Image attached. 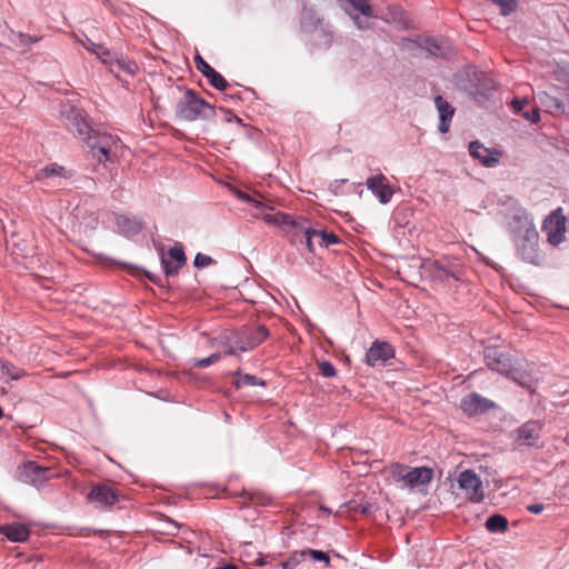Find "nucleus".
Instances as JSON below:
<instances>
[{
    "mask_svg": "<svg viewBox=\"0 0 569 569\" xmlns=\"http://www.w3.org/2000/svg\"><path fill=\"white\" fill-rule=\"evenodd\" d=\"M318 237L321 238L322 246L328 248L331 244H337L340 242L339 237L333 232H327L325 230H319Z\"/></svg>",
    "mask_w": 569,
    "mask_h": 569,
    "instance_id": "obj_43",
    "label": "nucleus"
},
{
    "mask_svg": "<svg viewBox=\"0 0 569 569\" xmlns=\"http://www.w3.org/2000/svg\"><path fill=\"white\" fill-rule=\"evenodd\" d=\"M87 147L90 149L92 157L99 162L108 161L113 146L117 144L118 139L107 132L93 130L83 136Z\"/></svg>",
    "mask_w": 569,
    "mask_h": 569,
    "instance_id": "obj_7",
    "label": "nucleus"
},
{
    "mask_svg": "<svg viewBox=\"0 0 569 569\" xmlns=\"http://www.w3.org/2000/svg\"><path fill=\"white\" fill-rule=\"evenodd\" d=\"M351 18L359 29L366 30L370 28L369 18L365 17V19H361L358 14L351 16Z\"/></svg>",
    "mask_w": 569,
    "mask_h": 569,
    "instance_id": "obj_53",
    "label": "nucleus"
},
{
    "mask_svg": "<svg viewBox=\"0 0 569 569\" xmlns=\"http://www.w3.org/2000/svg\"><path fill=\"white\" fill-rule=\"evenodd\" d=\"M408 467L406 465L395 462L390 466V475L396 482H406V476L408 471Z\"/></svg>",
    "mask_w": 569,
    "mask_h": 569,
    "instance_id": "obj_35",
    "label": "nucleus"
},
{
    "mask_svg": "<svg viewBox=\"0 0 569 569\" xmlns=\"http://www.w3.org/2000/svg\"><path fill=\"white\" fill-rule=\"evenodd\" d=\"M493 4H496L499 10L500 14L503 17H507L515 12L518 8V0H490Z\"/></svg>",
    "mask_w": 569,
    "mask_h": 569,
    "instance_id": "obj_34",
    "label": "nucleus"
},
{
    "mask_svg": "<svg viewBox=\"0 0 569 569\" xmlns=\"http://www.w3.org/2000/svg\"><path fill=\"white\" fill-rule=\"evenodd\" d=\"M256 565H258V566H261V565H263V561H262V559H259V560H258V561L256 562Z\"/></svg>",
    "mask_w": 569,
    "mask_h": 569,
    "instance_id": "obj_61",
    "label": "nucleus"
},
{
    "mask_svg": "<svg viewBox=\"0 0 569 569\" xmlns=\"http://www.w3.org/2000/svg\"><path fill=\"white\" fill-rule=\"evenodd\" d=\"M485 359L488 367L503 376H510L512 373V361L511 358L501 352L496 347H488L485 350Z\"/></svg>",
    "mask_w": 569,
    "mask_h": 569,
    "instance_id": "obj_15",
    "label": "nucleus"
},
{
    "mask_svg": "<svg viewBox=\"0 0 569 569\" xmlns=\"http://www.w3.org/2000/svg\"><path fill=\"white\" fill-rule=\"evenodd\" d=\"M54 476V469L40 466L34 461H28L20 468V479L37 487L42 486Z\"/></svg>",
    "mask_w": 569,
    "mask_h": 569,
    "instance_id": "obj_10",
    "label": "nucleus"
},
{
    "mask_svg": "<svg viewBox=\"0 0 569 569\" xmlns=\"http://www.w3.org/2000/svg\"><path fill=\"white\" fill-rule=\"evenodd\" d=\"M301 552H305V557L309 556L315 561L325 562L327 567L330 565L329 555L322 550L305 549Z\"/></svg>",
    "mask_w": 569,
    "mask_h": 569,
    "instance_id": "obj_40",
    "label": "nucleus"
},
{
    "mask_svg": "<svg viewBox=\"0 0 569 569\" xmlns=\"http://www.w3.org/2000/svg\"><path fill=\"white\" fill-rule=\"evenodd\" d=\"M458 486L466 492L469 501L480 503L485 499L482 481L480 477L472 470L466 469L458 476Z\"/></svg>",
    "mask_w": 569,
    "mask_h": 569,
    "instance_id": "obj_9",
    "label": "nucleus"
},
{
    "mask_svg": "<svg viewBox=\"0 0 569 569\" xmlns=\"http://www.w3.org/2000/svg\"><path fill=\"white\" fill-rule=\"evenodd\" d=\"M233 118H234V120H236L237 122H239V123L241 122V119H240V118H238L237 116H233Z\"/></svg>",
    "mask_w": 569,
    "mask_h": 569,
    "instance_id": "obj_62",
    "label": "nucleus"
},
{
    "mask_svg": "<svg viewBox=\"0 0 569 569\" xmlns=\"http://www.w3.org/2000/svg\"><path fill=\"white\" fill-rule=\"evenodd\" d=\"M73 212L74 218L79 220L80 227L83 228V232H92L97 229L99 219L94 211H88L83 207L77 206Z\"/></svg>",
    "mask_w": 569,
    "mask_h": 569,
    "instance_id": "obj_25",
    "label": "nucleus"
},
{
    "mask_svg": "<svg viewBox=\"0 0 569 569\" xmlns=\"http://www.w3.org/2000/svg\"><path fill=\"white\" fill-rule=\"evenodd\" d=\"M305 559V552H301V550L299 551H293L288 558L287 560H284L283 562H281V568L282 569H296L297 566Z\"/></svg>",
    "mask_w": 569,
    "mask_h": 569,
    "instance_id": "obj_39",
    "label": "nucleus"
},
{
    "mask_svg": "<svg viewBox=\"0 0 569 569\" xmlns=\"http://www.w3.org/2000/svg\"><path fill=\"white\" fill-rule=\"evenodd\" d=\"M0 533L12 542H24L30 536V530L23 523L13 522L0 526Z\"/></svg>",
    "mask_w": 569,
    "mask_h": 569,
    "instance_id": "obj_23",
    "label": "nucleus"
},
{
    "mask_svg": "<svg viewBox=\"0 0 569 569\" xmlns=\"http://www.w3.org/2000/svg\"><path fill=\"white\" fill-rule=\"evenodd\" d=\"M209 83L217 90L223 91L228 88V81L216 70L211 69L206 76Z\"/></svg>",
    "mask_w": 569,
    "mask_h": 569,
    "instance_id": "obj_33",
    "label": "nucleus"
},
{
    "mask_svg": "<svg viewBox=\"0 0 569 569\" xmlns=\"http://www.w3.org/2000/svg\"><path fill=\"white\" fill-rule=\"evenodd\" d=\"M262 219L269 223L281 227L290 237V242L297 244L298 240L311 229L308 219L301 216L278 212L276 214H264Z\"/></svg>",
    "mask_w": 569,
    "mask_h": 569,
    "instance_id": "obj_5",
    "label": "nucleus"
},
{
    "mask_svg": "<svg viewBox=\"0 0 569 569\" xmlns=\"http://www.w3.org/2000/svg\"><path fill=\"white\" fill-rule=\"evenodd\" d=\"M395 357L393 347L386 341H375L366 353V363L375 367L378 362L385 363Z\"/></svg>",
    "mask_w": 569,
    "mask_h": 569,
    "instance_id": "obj_19",
    "label": "nucleus"
},
{
    "mask_svg": "<svg viewBox=\"0 0 569 569\" xmlns=\"http://www.w3.org/2000/svg\"><path fill=\"white\" fill-rule=\"evenodd\" d=\"M234 196L241 200V201H244V202H248L250 204H252V207L257 210V212H253L252 213V217L254 219H258L260 218V212L266 209V208H269L271 209V207H267L261 200L257 199L256 197H253L252 194H250L249 192H246V191H242V190H236L234 191Z\"/></svg>",
    "mask_w": 569,
    "mask_h": 569,
    "instance_id": "obj_29",
    "label": "nucleus"
},
{
    "mask_svg": "<svg viewBox=\"0 0 569 569\" xmlns=\"http://www.w3.org/2000/svg\"><path fill=\"white\" fill-rule=\"evenodd\" d=\"M323 511L330 513V510L328 508H321Z\"/></svg>",
    "mask_w": 569,
    "mask_h": 569,
    "instance_id": "obj_63",
    "label": "nucleus"
},
{
    "mask_svg": "<svg viewBox=\"0 0 569 569\" xmlns=\"http://www.w3.org/2000/svg\"><path fill=\"white\" fill-rule=\"evenodd\" d=\"M460 408L467 416L473 417L496 409L498 405L478 392H470L461 399Z\"/></svg>",
    "mask_w": 569,
    "mask_h": 569,
    "instance_id": "obj_12",
    "label": "nucleus"
},
{
    "mask_svg": "<svg viewBox=\"0 0 569 569\" xmlns=\"http://www.w3.org/2000/svg\"><path fill=\"white\" fill-rule=\"evenodd\" d=\"M10 42L16 47L21 49V53H27L29 48L39 42L42 37L37 34H29L21 31H10Z\"/></svg>",
    "mask_w": 569,
    "mask_h": 569,
    "instance_id": "obj_26",
    "label": "nucleus"
},
{
    "mask_svg": "<svg viewBox=\"0 0 569 569\" xmlns=\"http://www.w3.org/2000/svg\"><path fill=\"white\" fill-rule=\"evenodd\" d=\"M234 376L238 378L232 382L236 389H241L247 386H266V382L261 380L260 378L250 375V373H241L240 370H237L234 372Z\"/></svg>",
    "mask_w": 569,
    "mask_h": 569,
    "instance_id": "obj_30",
    "label": "nucleus"
},
{
    "mask_svg": "<svg viewBox=\"0 0 569 569\" xmlns=\"http://www.w3.org/2000/svg\"><path fill=\"white\" fill-rule=\"evenodd\" d=\"M144 274L146 277L153 283H158L159 282V277L148 272V271H144Z\"/></svg>",
    "mask_w": 569,
    "mask_h": 569,
    "instance_id": "obj_57",
    "label": "nucleus"
},
{
    "mask_svg": "<svg viewBox=\"0 0 569 569\" xmlns=\"http://www.w3.org/2000/svg\"><path fill=\"white\" fill-rule=\"evenodd\" d=\"M117 63L121 70H123L124 72H127L129 74H134L136 71L138 70V66L133 61H130V60L121 59V60H117Z\"/></svg>",
    "mask_w": 569,
    "mask_h": 569,
    "instance_id": "obj_48",
    "label": "nucleus"
},
{
    "mask_svg": "<svg viewBox=\"0 0 569 569\" xmlns=\"http://www.w3.org/2000/svg\"><path fill=\"white\" fill-rule=\"evenodd\" d=\"M116 223L119 231L124 236H136L142 230L140 220L124 214L117 216Z\"/></svg>",
    "mask_w": 569,
    "mask_h": 569,
    "instance_id": "obj_27",
    "label": "nucleus"
},
{
    "mask_svg": "<svg viewBox=\"0 0 569 569\" xmlns=\"http://www.w3.org/2000/svg\"><path fill=\"white\" fill-rule=\"evenodd\" d=\"M363 17L372 18L373 10L369 4V0H347Z\"/></svg>",
    "mask_w": 569,
    "mask_h": 569,
    "instance_id": "obj_37",
    "label": "nucleus"
},
{
    "mask_svg": "<svg viewBox=\"0 0 569 569\" xmlns=\"http://www.w3.org/2000/svg\"><path fill=\"white\" fill-rule=\"evenodd\" d=\"M224 347V353L228 356H234L236 350L238 349L237 346L233 342V333L231 337L223 343Z\"/></svg>",
    "mask_w": 569,
    "mask_h": 569,
    "instance_id": "obj_52",
    "label": "nucleus"
},
{
    "mask_svg": "<svg viewBox=\"0 0 569 569\" xmlns=\"http://www.w3.org/2000/svg\"><path fill=\"white\" fill-rule=\"evenodd\" d=\"M226 98H230V99H233V98H234V96H232V94H229V96H226Z\"/></svg>",
    "mask_w": 569,
    "mask_h": 569,
    "instance_id": "obj_64",
    "label": "nucleus"
},
{
    "mask_svg": "<svg viewBox=\"0 0 569 569\" xmlns=\"http://www.w3.org/2000/svg\"><path fill=\"white\" fill-rule=\"evenodd\" d=\"M0 371L2 375L10 377L11 380H18L26 375L24 370L7 360L0 361Z\"/></svg>",
    "mask_w": 569,
    "mask_h": 569,
    "instance_id": "obj_32",
    "label": "nucleus"
},
{
    "mask_svg": "<svg viewBox=\"0 0 569 569\" xmlns=\"http://www.w3.org/2000/svg\"><path fill=\"white\" fill-rule=\"evenodd\" d=\"M435 106L439 113L438 129L441 133H447L450 129L451 120L455 114V108L441 96L435 98Z\"/></svg>",
    "mask_w": 569,
    "mask_h": 569,
    "instance_id": "obj_21",
    "label": "nucleus"
},
{
    "mask_svg": "<svg viewBox=\"0 0 569 569\" xmlns=\"http://www.w3.org/2000/svg\"><path fill=\"white\" fill-rule=\"evenodd\" d=\"M462 89L477 103L482 104L493 94L496 83L491 76L473 68L467 72V79L462 83Z\"/></svg>",
    "mask_w": 569,
    "mask_h": 569,
    "instance_id": "obj_4",
    "label": "nucleus"
},
{
    "mask_svg": "<svg viewBox=\"0 0 569 569\" xmlns=\"http://www.w3.org/2000/svg\"><path fill=\"white\" fill-rule=\"evenodd\" d=\"M93 46H94V48H96V49H93V52H94L99 58H100V57H102V56H110V51H109L107 48H104V47H102V46H100V44H93Z\"/></svg>",
    "mask_w": 569,
    "mask_h": 569,
    "instance_id": "obj_55",
    "label": "nucleus"
},
{
    "mask_svg": "<svg viewBox=\"0 0 569 569\" xmlns=\"http://www.w3.org/2000/svg\"><path fill=\"white\" fill-rule=\"evenodd\" d=\"M300 26L303 32H316L321 26V19L318 17L316 11L305 8L301 13ZM319 33L323 37V44L329 47L332 42V33L326 29H320Z\"/></svg>",
    "mask_w": 569,
    "mask_h": 569,
    "instance_id": "obj_16",
    "label": "nucleus"
},
{
    "mask_svg": "<svg viewBox=\"0 0 569 569\" xmlns=\"http://www.w3.org/2000/svg\"><path fill=\"white\" fill-rule=\"evenodd\" d=\"M319 370L326 378H333L337 376V369L330 361H321L319 363Z\"/></svg>",
    "mask_w": 569,
    "mask_h": 569,
    "instance_id": "obj_46",
    "label": "nucleus"
},
{
    "mask_svg": "<svg viewBox=\"0 0 569 569\" xmlns=\"http://www.w3.org/2000/svg\"><path fill=\"white\" fill-rule=\"evenodd\" d=\"M318 233H319V230H316V229H309L308 231H306V233L298 240L299 243H302L305 242L308 250L310 252H313L315 251V248H313V242H312V238L313 237H318Z\"/></svg>",
    "mask_w": 569,
    "mask_h": 569,
    "instance_id": "obj_44",
    "label": "nucleus"
},
{
    "mask_svg": "<svg viewBox=\"0 0 569 569\" xmlns=\"http://www.w3.org/2000/svg\"><path fill=\"white\" fill-rule=\"evenodd\" d=\"M169 257L174 260L179 266H184L187 257L183 247L180 242H176L168 251Z\"/></svg>",
    "mask_w": 569,
    "mask_h": 569,
    "instance_id": "obj_36",
    "label": "nucleus"
},
{
    "mask_svg": "<svg viewBox=\"0 0 569 569\" xmlns=\"http://www.w3.org/2000/svg\"><path fill=\"white\" fill-rule=\"evenodd\" d=\"M528 100L527 99H519V98H515L512 101H511V108H512V111L516 113V114H522V112H525V107L528 104Z\"/></svg>",
    "mask_w": 569,
    "mask_h": 569,
    "instance_id": "obj_50",
    "label": "nucleus"
},
{
    "mask_svg": "<svg viewBox=\"0 0 569 569\" xmlns=\"http://www.w3.org/2000/svg\"><path fill=\"white\" fill-rule=\"evenodd\" d=\"M469 153L473 159L488 168L495 167L501 157V152L499 150L486 148L478 140L469 143Z\"/></svg>",
    "mask_w": 569,
    "mask_h": 569,
    "instance_id": "obj_17",
    "label": "nucleus"
},
{
    "mask_svg": "<svg viewBox=\"0 0 569 569\" xmlns=\"http://www.w3.org/2000/svg\"><path fill=\"white\" fill-rule=\"evenodd\" d=\"M366 186L382 204L388 203L393 196V189L382 173L368 178Z\"/></svg>",
    "mask_w": 569,
    "mask_h": 569,
    "instance_id": "obj_18",
    "label": "nucleus"
},
{
    "mask_svg": "<svg viewBox=\"0 0 569 569\" xmlns=\"http://www.w3.org/2000/svg\"><path fill=\"white\" fill-rule=\"evenodd\" d=\"M213 569H238V567L233 563H224L220 567H216Z\"/></svg>",
    "mask_w": 569,
    "mask_h": 569,
    "instance_id": "obj_59",
    "label": "nucleus"
},
{
    "mask_svg": "<svg viewBox=\"0 0 569 569\" xmlns=\"http://www.w3.org/2000/svg\"><path fill=\"white\" fill-rule=\"evenodd\" d=\"M535 99L540 104V107H542L548 113L552 116H562L566 112L563 101L550 94L549 92L539 91Z\"/></svg>",
    "mask_w": 569,
    "mask_h": 569,
    "instance_id": "obj_22",
    "label": "nucleus"
},
{
    "mask_svg": "<svg viewBox=\"0 0 569 569\" xmlns=\"http://www.w3.org/2000/svg\"><path fill=\"white\" fill-rule=\"evenodd\" d=\"M242 497H248V500L251 502V503H256V505H259V506H268L270 505L271 502V498L263 493V492H248V491H243L241 493Z\"/></svg>",
    "mask_w": 569,
    "mask_h": 569,
    "instance_id": "obj_38",
    "label": "nucleus"
},
{
    "mask_svg": "<svg viewBox=\"0 0 569 569\" xmlns=\"http://www.w3.org/2000/svg\"><path fill=\"white\" fill-rule=\"evenodd\" d=\"M485 526L489 532H505L508 529V520L505 516L495 513L487 518Z\"/></svg>",
    "mask_w": 569,
    "mask_h": 569,
    "instance_id": "obj_31",
    "label": "nucleus"
},
{
    "mask_svg": "<svg viewBox=\"0 0 569 569\" xmlns=\"http://www.w3.org/2000/svg\"><path fill=\"white\" fill-rule=\"evenodd\" d=\"M372 506L370 503H367L365 506H361L360 512L362 515H369L371 513Z\"/></svg>",
    "mask_w": 569,
    "mask_h": 569,
    "instance_id": "obj_56",
    "label": "nucleus"
},
{
    "mask_svg": "<svg viewBox=\"0 0 569 569\" xmlns=\"http://www.w3.org/2000/svg\"><path fill=\"white\" fill-rule=\"evenodd\" d=\"M161 264L164 271L166 277H174L178 274L180 268L182 266H179V263L176 262L173 264L170 260H168L166 257H161Z\"/></svg>",
    "mask_w": 569,
    "mask_h": 569,
    "instance_id": "obj_41",
    "label": "nucleus"
},
{
    "mask_svg": "<svg viewBox=\"0 0 569 569\" xmlns=\"http://www.w3.org/2000/svg\"><path fill=\"white\" fill-rule=\"evenodd\" d=\"M176 116L184 121L210 119L214 116V108L200 98L196 91L187 89L183 98L176 106Z\"/></svg>",
    "mask_w": 569,
    "mask_h": 569,
    "instance_id": "obj_2",
    "label": "nucleus"
},
{
    "mask_svg": "<svg viewBox=\"0 0 569 569\" xmlns=\"http://www.w3.org/2000/svg\"><path fill=\"white\" fill-rule=\"evenodd\" d=\"M417 48L425 50L428 57L448 59L455 54L452 44L446 39H438L430 36H417L408 39Z\"/></svg>",
    "mask_w": 569,
    "mask_h": 569,
    "instance_id": "obj_8",
    "label": "nucleus"
},
{
    "mask_svg": "<svg viewBox=\"0 0 569 569\" xmlns=\"http://www.w3.org/2000/svg\"><path fill=\"white\" fill-rule=\"evenodd\" d=\"M542 425L536 420H529L516 430L517 441L522 446H535L540 438Z\"/></svg>",
    "mask_w": 569,
    "mask_h": 569,
    "instance_id": "obj_20",
    "label": "nucleus"
},
{
    "mask_svg": "<svg viewBox=\"0 0 569 569\" xmlns=\"http://www.w3.org/2000/svg\"><path fill=\"white\" fill-rule=\"evenodd\" d=\"M526 509L533 515H539L545 510V505L543 503H531V505H528L526 507Z\"/></svg>",
    "mask_w": 569,
    "mask_h": 569,
    "instance_id": "obj_54",
    "label": "nucleus"
},
{
    "mask_svg": "<svg viewBox=\"0 0 569 569\" xmlns=\"http://www.w3.org/2000/svg\"><path fill=\"white\" fill-rule=\"evenodd\" d=\"M213 262H214V260L210 256L199 252L194 257L193 264L196 268L201 269V268H206V267L210 266Z\"/></svg>",
    "mask_w": 569,
    "mask_h": 569,
    "instance_id": "obj_47",
    "label": "nucleus"
},
{
    "mask_svg": "<svg viewBox=\"0 0 569 569\" xmlns=\"http://www.w3.org/2000/svg\"><path fill=\"white\" fill-rule=\"evenodd\" d=\"M90 44H91V46H90V47H88V49H89V50H91V51H93V49H96V48H94V46H93L94 43H93V42H91Z\"/></svg>",
    "mask_w": 569,
    "mask_h": 569,
    "instance_id": "obj_60",
    "label": "nucleus"
},
{
    "mask_svg": "<svg viewBox=\"0 0 569 569\" xmlns=\"http://www.w3.org/2000/svg\"><path fill=\"white\" fill-rule=\"evenodd\" d=\"M220 359H221V353L216 352V353L210 355L209 357L197 359L194 361V366L199 367V368H207V367L216 363Z\"/></svg>",
    "mask_w": 569,
    "mask_h": 569,
    "instance_id": "obj_45",
    "label": "nucleus"
},
{
    "mask_svg": "<svg viewBox=\"0 0 569 569\" xmlns=\"http://www.w3.org/2000/svg\"><path fill=\"white\" fill-rule=\"evenodd\" d=\"M60 114L66 121L67 127L77 134L83 137L91 132V127L87 122L81 109L72 104H63Z\"/></svg>",
    "mask_w": 569,
    "mask_h": 569,
    "instance_id": "obj_11",
    "label": "nucleus"
},
{
    "mask_svg": "<svg viewBox=\"0 0 569 569\" xmlns=\"http://www.w3.org/2000/svg\"><path fill=\"white\" fill-rule=\"evenodd\" d=\"M406 486L411 488L428 485L432 479V469L428 467H408Z\"/></svg>",
    "mask_w": 569,
    "mask_h": 569,
    "instance_id": "obj_24",
    "label": "nucleus"
},
{
    "mask_svg": "<svg viewBox=\"0 0 569 569\" xmlns=\"http://www.w3.org/2000/svg\"><path fill=\"white\" fill-rule=\"evenodd\" d=\"M561 209L552 212L543 222V230L547 232L548 241L551 244H559L565 240L566 217L560 213Z\"/></svg>",
    "mask_w": 569,
    "mask_h": 569,
    "instance_id": "obj_14",
    "label": "nucleus"
},
{
    "mask_svg": "<svg viewBox=\"0 0 569 569\" xmlns=\"http://www.w3.org/2000/svg\"><path fill=\"white\" fill-rule=\"evenodd\" d=\"M510 232L518 256L528 263L539 264V234L532 221L526 214H515L510 222Z\"/></svg>",
    "mask_w": 569,
    "mask_h": 569,
    "instance_id": "obj_1",
    "label": "nucleus"
},
{
    "mask_svg": "<svg viewBox=\"0 0 569 569\" xmlns=\"http://www.w3.org/2000/svg\"><path fill=\"white\" fill-rule=\"evenodd\" d=\"M506 377L511 379L512 381H515L516 383H518L521 387H525V388L530 387L529 377L526 373H523L515 368L512 369V373L510 376H506Z\"/></svg>",
    "mask_w": 569,
    "mask_h": 569,
    "instance_id": "obj_42",
    "label": "nucleus"
},
{
    "mask_svg": "<svg viewBox=\"0 0 569 569\" xmlns=\"http://www.w3.org/2000/svg\"><path fill=\"white\" fill-rule=\"evenodd\" d=\"M269 337L266 326H242L233 331V342L240 351H250L260 346Z\"/></svg>",
    "mask_w": 569,
    "mask_h": 569,
    "instance_id": "obj_6",
    "label": "nucleus"
},
{
    "mask_svg": "<svg viewBox=\"0 0 569 569\" xmlns=\"http://www.w3.org/2000/svg\"><path fill=\"white\" fill-rule=\"evenodd\" d=\"M87 499L99 508H111L120 499V493L113 487L106 483L92 486Z\"/></svg>",
    "mask_w": 569,
    "mask_h": 569,
    "instance_id": "obj_13",
    "label": "nucleus"
},
{
    "mask_svg": "<svg viewBox=\"0 0 569 569\" xmlns=\"http://www.w3.org/2000/svg\"><path fill=\"white\" fill-rule=\"evenodd\" d=\"M426 268L430 278L439 282L462 281L466 274V267L457 257H441Z\"/></svg>",
    "mask_w": 569,
    "mask_h": 569,
    "instance_id": "obj_3",
    "label": "nucleus"
},
{
    "mask_svg": "<svg viewBox=\"0 0 569 569\" xmlns=\"http://www.w3.org/2000/svg\"><path fill=\"white\" fill-rule=\"evenodd\" d=\"M194 63L203 77L212 69V67L200 54H196Z\"/></svg>",
    "mask_w": 569,
    "mask_h": 569,
    "instance_id": "obj_49",
    "label": "nucleus"
},
{
    "mask_svg": "<svg viewBox=\"0 0 569 569\" xmlns=\"http://www.w3.org/2000/svg\"><path fill=\"white\" fill-rule=\"evenodd\" d=\"M64 172L66 170L63 167L57 163H51L37 171L36 180L42 182L54 177H66Z\"/></svg>",
    "mask_w": 569,
    "mask_h": 569,
    "instance_id": "obj_28",
    "label": "nucleus"
},
{
    "mask_svg": "<svg viewBox=\"0 0 569 569\" xmlns=\"http://www.w3.org/2000/svg\"><path fill=\"white\" fill-rule=\"evenodd\" d=\"M99 258H100V259H102V260H104V261H110V262H112V263H116V261H114V260L108 259V258H106V257H103V256H101V254L99 256ZM117 264H120V266H122V267H124V268H131V266H130V264H127V263H120V262H117Z\"/></svg>",
    "mask_w": 569,
    "mask_h": 569,
    "instance_id": "obj_58",
    "label": "nucleus"
},
{
    "mask_svg": "<svg viewBox=\"0 0 569 569\" xmlns=\"http://www.w3.org/2000/svg\"><path fill=\"white\" fill-rule=\"evenodd\" d=\"M521 116L531 123H538L540 120L539 110L537 108H532L530 111H525Z\"/></svg>",
    "mask_w": 569,
    "mask_h": 569,
    "instance_id": "obj_51",
    "label": "nucleus"
}]
</instances>
